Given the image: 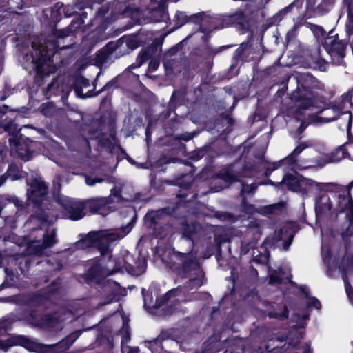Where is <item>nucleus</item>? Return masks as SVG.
I'll use <instances>...</instances> for the list:
<instances>
[{
    "instance_id": "obj_42",
    "label": "nucleus",
    "mask_w": 353,
    "mask_h": 353,
    "mask_svg": "<svg viewBox=\"0 0 353 353\" xmlns=\"http://www.w3.org/2000/svg\"><path fill=\"white\" fill-rule=\"evenodd\" d=\"M283 208V204L281 202L268 205L264 207V212L270 214H276L278 212L281 211Z\"/></svg>"
},
{
    "instance_id": "obj_60",
    "label": "nucleus",
    "mask_w": 353,
    "mask_h": 353,
    "mask_svg": "<svg viewBox=\"0 0 353 353\" xmlns=\"http://www.w3.org/2000/svg\"><path fill=\"white\" fill-rule=\"evenodd\" d=\"M307 307H314L316 309H321V304L317 298H316L314 296H312L309 299V301L307 302Z\"/></svg>"
},
{
    "instance_id": "obj_31",
    "label": "nucleus",
    "mask_w": 353,
    "mask_h": 353,
    "mask_svg": "<svg viewBox=\"0 0 353 353\" xmlns=\"http://www.w3.org/2000/svg\"><path fill=\"white\" fill-rule=\"evenodd\" d=\"M6 174L12 181H17L21 178L20 170L15 163H11L8 165Z\"/></svg>"
},
{
    "instance_id": "obj_53",
    "label": "nucleus",
    "mask_w": 353,
    "mask_h": 353,
    "mask_svg": "<svg viewBox=\"0 0 353 353\" xmlns=\"http://www.w3.org/2000/svg\"><path fill=\"white\" fill-rule=\"evenodd\" d=\"M344 114H348V123L347 125V135L350 141L353 143V137L351 134V128L353 121V114L350 111L345 112Z\"/></svg>"
},
{
    "instance_id": "obj_62",
    "label": "nucleus",
    "mask_w": 353,
    "mask_h": 353,
    "mask_svg": "<svg viewBox=\"0 0 353 353\" xmlns=\"http://www.w3.org/2000/svg\"><path fill=\"white\" fill-rule=\"evenodd\" d=\"M188 284L190 285H192L193 288H198L203 285V281H202L201 278H200L199 276H196V277L190 279L188 281Z\"/></svg>"
},
{
    "instance_id": "obj_30",
    "label": "nucleus",
    "mask_w": 353,
    "mask_h": 353,
    "mask_svg": "<svg viewBox=\"0 0 353 353\" xmlns=\"http://www.w3.org/2000/svg\"><path fill=\"white\" fill-rule=\"evenodd\" d=\"M110 59V56L101 48L96 53L94 57L95 64L101 68L107 63Z\"/></svg>"
},
{
    "instance_id": "obj_20",
    "label": "nucleus",
    "mask_w": 353,
    "mask_h": 353,
    "mask_svg": "<svg viewBox=\"0 0 353 353\" xmlns=\"http://www.w3.org/2000/svg\"><path fill=\"white\" fill-rule=\"evenodd\" d=\"M101 236L99 232H90L84 238L77 242V245L81 249L94 248Z\"/></svg>"
},
{
    "instance_id": "obj_63",
    "label": "nucleus",
    "mask_w": 353,
    "mask_h": 353,
    "mask_svg": "<svg viewBox=\"0 0 353 353\" xmlns=\"http://www.w3.org/2000/svg\"><path fill=\"white\" fill-rule=\"evenodd\" d=\"M282 283V279L275 272L272 273L269 276V283L274 284H281Z\"/></svg>"
},
{
    "instance_id": "obj_54",
    "label": "nucleus",
    "mask_w": 353,
    "mask_h": 353,
    "mask_svg": "<svg viewBox=\"0 0 353 353\" xmlns=\"http://www.w3.org/2000/svg\"><path fill=\"white\" fill-rule=\"evenodd\" d=\"M215 344L207 341L203 345V349L200 353H216V350L214 348Z\"/></svg>"
},
{
    "instance_id": "obj_44",
    "label": "nucleus",
    "mask_w": 353,
    "mask_h": 353,
    "mask_svg": "<svg viewBox=\"0 0 353 353\" xmlns=\"http://www.w3.org/2000/svg\"><path fill=\"white\" fill-rule=\"evenodd\" d=\"M219 176L226 182H235L237 180L236 176L228 170L221 172Z\"/></svg>"
},
{
    "instance_id": "obj_10",
    "label": "nucleus",
    "mask_w": 353,
    "mask_h": 353,
    "mask_svg": "<svg viewBox=\"0 0 353 353\" xmlns=\"http://www.w3.org/2000/svg\"><path fill=\"white\" fill-rule=\"evenodd\" d=\"M61 206L63 215L72 221L80 220L85 215L83 201H74L72 199H65L61 202Z\"/></svg>"
},
{
    "instance_id": "obj_43",
    "label": "nucleus",
    "mask_w": 353,
    "mask_h": 353,
    "mask_svg": "<svg viewBox=\"0 0 353 353\" xmlns=\"http://www.w3.org/2000/svg\"><path fill=\"white\" fill-rule=\"evenodd\" d=\"M342 279L344 282V286L346 294L350 300V301L353 303V288L350 284L348 279V276H342Z\"/></svg>"
},
{
    "instance_id": "obj_11",
    "label": "nucleus",
    "mask_w": 353,
    "mask_h": 353,
    "mask_svg": "<svg viewBox=\"0 0 353 353\" xmlns=\"http://www.w3.org/2000/svg\"><path fill=\"white\" fill-rule=\"evenodd\" d=\"M83 203H85V208L91 214L105 216L110 213L108 205L114 203V200L111 196L94 197L85 199Z\"/></svg>"
},
{
    "instance_id": "obj_17",
    "label": "nucleus",
    "mask_w": 353,
    "mask_h": 353,
    "mask_svg": "<svg viewBox=\"0 0 353 353\" xmlns=\"http://www.w3.org/2000/svg\"><path fill=\"white\" fill-rule=\"evenodd\" d=\"M341 213H345V219L349 222L346 230L342 232L341 236L343 239L353 236V199H350L348 202L341 207Z\"/></svg>"
},
{
    "instance_id": "obj_8",
    "label": "nucleus",
    "mask_w": 353,
    "mask_h": 353,
    "mask_svg": "<svg viewBox=\"0 0 353 353\" xmlns=\"http://www.w3.org/2000/svg\"><path fill=\"white\" fill-rule=\"evenodd\" d=\"M270 183L279 189H283V186L285 185L290 191L303 194L307 193V187H312L314 184L319 185V183L310 179L305 178L301 174L295 175L292 173L285 174L281 182L274 183L270 181Z\"/></svg>"
},
{
    "instance_id": "obj_47",
    "label": "nucleus",
    "mask_w": 353,
    "mask_h": 353,
    "mask_svg": "<svg viewBox=\"0 0 353 353\" xmlns=\"http://www.w3.org/2000/svg\"><path fill=\"white\" fill-rule=\"evenodd\" d=\"M105 135H101L99 137H93L92 139L97 140L98 144L102 148L110 147L112 145V141L110 139Z\"/></svg>"
},
{
    "instance_id": "obj_40",
    "label": "nucleus",
    "mask_w": 353,
    "mask_h": 353,
    "mask_svg": "<svg viewBox=\"0 0 353 353\" xmlns=\"http://www.w3.org/2000/svg\"><path fill=\"white\" fill-rule=\"evenodd\" d=\"M89 80L83 76L77 77L74 82V85L77 92L81 91L83 87L86 88L89 86Z\"/></svg>"
},
{
    "instance_id": "obj_51",
    "label": "nucleus",
    "mask_w": 353,
    "mask_h": 353,
    "mask_svg": "<svg viewBox=\"0 0 353 353\" xmlns=\"http://www.w3.org/2000/svg\"><path fill=\"white\" fill-rule=\"evenodd\" d=\"M322 259L325 263H330L332 259V250L330 247H323L321 250Z\"/></svg>"
},
{
    "instance_id": "obj_1",
    "label": "nucleus",
    "mask_w": 353,
    "mask_h": 353,
    "mask_svg": "<svg viewBox=\"0 0 353 353\" xmlns=\"http://www.w3.org/2000/svg\"><path fill=\"white\" fill-rule=\"evenodd\" d=\"M61 18L59 9L52 8L48 18V26L52 29V32L46 37L44 43L39 44L37 48L34 42L32 44L36 54V57H33L32 59L36 70L34 82L39 85L43 83L46 77L50 75V71L45 66H49L52 63L54 54L61 50L71 47V44L65 43V39L71 35L73 31L72 26L74 21L72 20L67 28L57 29V25Z\"/></svg>"
},
{
    "instance_id": "obj_13",
    "label": "nucleus",
    "mask_w": 353,
    "mask_h": 353,
    "mask_svg": "<svg viewBox=\"0 0 353 353\" xmlns=\"http://www.w3.org/2000/svg\"><path fill=\"white\" fill-rule=\"evenodd\" d=\"M179 229L182 236L191 241L194 245V239L198 236L201 230V225L196 221L188 222L185 219L181 222Z\"/></svg>"
},
{
    "instance_id": "obj_35",
    "label": "nucleus",
    "mask_w": 353,
    "mask_h": 353,
    "mask_svg": "<svg viewBox=\"0 0 353 353\" xmlns=\"http://www.w3.org/2000/svg\"><path fill=\"white\" fill-rule=\"evenodd\" d=\"M119 88V77H115L110 81L107 82L99 90H98L94 96H97L103 92Z\"/></svg>"
},
{
    "instance_id": "obj_18",
    "label": "nucleus",
    "mask_w": 353,
    "mask_h": 353,
    "mask_svg": "<svg viewBox=\"0 0 353 353\" xmlns=\"http://www.w3.org/2000/svg\"><path fill=\"white\" fill-rule=\"evenodd\" d=\"M107 118L101 115L99 118L94 119L90 124L88 134L90 138L99 137L101 135H105L104 130L106 128Z\"/></svg>"
},
{
    "instance_id": "obj_49",
    "label": "nucleus",
    "mask_w": 353,
    "mask_h": 353,
    "mask_svg": "<svg viewBox=\"0 0 353 353\" xmlns=\"http://www.w3.org/2000/svg\"><path fill=\"white\" fill-rule=\"evenodd\" d=\"M347 8V21L353 23V0H343Z\"/></svg>"
},
{
    "instance_id": "obj_24",
    "label": "nucleus",
    "mask_w": 353,
    "mask_h": 353,
    "mask_svg": "<svg viewBox=\"0 0 353 353\" xmlns=\"http://www.w3.org/2000/svg\"><path fill=\"white\" fill-rule=\"evenodd\" d=\"M43 314L37 313L36 309H31L26 315V319L29 324L35 327H41Z\"/></svg>"
},
{
    "instance_id": "obj_34",
    "label": "nucleus",
    "mask_w": 353,
    "mask_h": 353,
    "mask_svg": "<svg viewBox=\"0 0 353 353\" xmlns=\"http://www.w3.org/2000/svg\"><path fill=\"white\" fill-rule=\"evenodd\" d=\"M125 45L128 48L127 53H130L141 46V41L135 36H130L125 40Z\"/></svg>"
},
{
    "instance_id": "obj_2",
    "label": "nucleus",
    "mask_w": 353,
    "mask_h": 353,
    "mask_svg": "<svg viewBox=\"0 0 353 353\" xmlns=\"http://www.w3.org/2000/svg\"><path fill=\"white\" fill-rule=\"evenodd\" d=\"M10 319L0 320V350L6 352L14 346H21L31 352L37 353H63L68 350L83 333V330H75L57 343L46 345L21 334H10L12 329Z\"/></svg>"
},
{
    "instance_id": "obj_14",
    "label": "nucleus",
    "mask_w": 353,
    "mask_h": 353,
    "mask_svg": "<svg viewBox=\"0 0 353 353\" xmlns=\"http://www.w3.org/2000/svg\"><path fill=\"white\" fill-rule=\"evenodd\" d=\"M228 21L233 25L239 26L242 33H245L251 30V19L241 10L230 14Z\"/></svg>"
},
{
    "instance_id": "obj_33",
    "label": "nucleus",
    "mask_w": 353,
    "mask_h": 353,
    "mask_svg": "<svg viewBox=\"0 0 353 353\" xmlns=\"http://www.w3.org/2000/svg\"><path fill=\"white\" fill-rule=\"evenodd\" d=\"M176 183L180 188L184 190H188L192 187L193 180L191 176L184 174L176 179Z\"/></svg>"
},
{
    "instance_id": "obj_59",
    "label": "nucleus",
    "mask_w": 353,
    "mask_h": 353,
    "mask_svg": "<svg viewBox=\"0 0 353 353\" xmlns=\"http://www.w3.org/2000/svg\"><path fill=\"white\" fill-rule=\"evenodd\" d=\"M104 181L103 179L99 177H92L87 176L85 177V183L88 186H93L97 183H101Z\"/></svg>"
},
{
    "instance_id": "obj_48",
    "label": "nucleus",
    "mask_w": 353,
    "mask_h": 353,
    "mask_svg": "<svg viewBox=\"0 0 353 353\" xmlns=\"http://www.w3.org/2000/svg\"><path fill=\"white\" fill-rule=\"evenodd\" d=\"M205 12H198L192 15L188 16L189 22H192L194 24H200L201 21L204 20Z\"/></svg>"
},
{
    "instance_id": "obj_26",
    "label": "nucleus",
    "mask_w": 353,
    "mask_h": 353,
    "mask_svg": "<svg viewBox=\"0 0 353 353\" xmlns=\"http://www.w3.org/2000/svg\"><path fill=\"white\" fill-rule=\"evenodd\" d=\"M307 27H310L313 34L319 41L321 46H322V41L327 36V32L319 25L307 23Z\"/></svg>"
},
{
    "instance_id": "obj_22",
    "label": "nucleus",
    "mask_w": 353,
    "mask_h": 353,
    "mask_svg": "<svg viewBox=\"0 0 353 353\" xmlns=\"http://www.w3.org/2000/svg\"><path fill=\"white\" fill-rule=\"evenodd\" d=\"M235 121L231 117L230 112H224L219 114L218 118L216 119L215 125L218 126L219 125H221L222 126H226L225 130L230 131Z\"/></svg>"
},
{
    "instance_id": "obj_4",
    "label": "nucleus",
    "mask_w": 353,
    "mask_h": 353,
    "mask_svg": "<svg viewBox=\"0 0 353 353\" xmlns=\"http://www.w3.org/2000/svg\"><path fill=\"white\" fill-rule=\"evenodd\" d=\"M48 196V186L46 183L37 178L34 179L27 190V205H32L37 210V218L41 221H46V214L43 203L46 201Z\"/></svg>"
},
{
    "instance_id": "obj_32",
    "label": "nucleus",
    "mask_w": 353,
    "mask_h": 353,
    "mask_svg": "<svg viewBox=\"0 0 353 353\" xmlns=\"http://www.w3.org/2000/svg\"><path fill=\"white\" fill-rule=\"evenodd\" d=\"M211 148L210 145H205L203 148L195 150L190 157L193 161H199L208 154Z\"/></svg>"
},
{
    "instance_id": "obj_37",
    "label": "nucleus",
    "mask_w": 353,
    "mask_h": 353,
    "mask_svg": "<svg viewBox=\"0 0 353 353\" xmlns=\"http://www.w3.org/2000/svg\"><path fill=\"white\" fill-rule=\"evenodd\" d=\"M141 294L143 298V306L148 309H152L153 296L152 293L149 290L143 288Z\"/></svg>"
},
{
    "instance_id": "obj_39",
    "label": "nucleus",
    "mask_w": 353,
    "mask_h": 353,
    "mask_svg": "<svg viewBox=\"0 0 353 353\" xmlns=\"http://www.w3.org/2000/svg\"><path fill=\"white\" fill-rule=\"evenodd\" d=\"M332 204L330 203H320L318 205L315 206V213L316 217L319 218V216H323L324 214L327 213L330 210H331Z\"/></svg>"
},
{
    "instance_id": "obj_28",
    "label": "nucleus",
    "mask_w": 353,
    "mask_h": 353,
    "mask_svg": "<svg viewBox=\"0 0 353 353\" xmlns=\"http://www.w3.org/2000/svg\"><path fill=\"white\" fill-rule=\"evenodd\" d=\"M57 243L56 240V232L53 230L50 233L47 231L43 236L42 248L43 249L51 248Z\"/></svg>"
},
{
    "instance_id": "obj_7",
    "label": "nucleus",
    "mask_w": 353,
    "mask_h": 353,
    "mask_svg": "<svg viewBox=\"0 0 353 353\" xmlns=\"http://www.w3.org/2000/svg\"><path fill=\"white\" fill-rule=\"evenodd\" d=\"M166 211L167 209L165 208L150 210L146 213L143 218L145 228L152 229L154 235L159 239H164L167 235Z\"/></svg>"
},
{
    "instance_id": "obj_15",
    "label": "nucleus",
    "mask_w": 353,
    "mask_h": 353,
    "mask_svg": "<svg viewBox=\"0 0 353 353\" xmlns=\"http://www.w3.org/2000/svg\"><path fill=\"white\" fill-rule=\"evenodd\" d=\"M103 267L101 260L94 259L90 267L82 277L88 282H99L103 278Z\"/></svg>"
},
{
    "instance_id": "obj_64",
    "label": "nucleus",
    "mask_w": 353,
    "mask_h": 353,
    "mask_svg": "<svg viewBox=\"0 0 353 353\" xmlns=\"http://www.w3.org/2000/svg\"><path fill=\"white\" fill-rule=\"evenodd\" d=\"M214 216L221 221H225L230 219V218L232 216V214L229 212L217 211L216 212Z\"/></svg>"
},
{
    "instance_id": "obj_29",
    "label": "nucleus",
    "mask_w": 353,
    "mask_h": 353,
    "mask_svg": "<svg viewBox=\"0 0 353 353\" xmlns=\"http://www.w3.org/2000/svg\"><path fill=\"white\" fill-rule=\"evenodd\" d=\"M351 159L350 154L343 145H340L337 150L331 154L330 159L332 161H339L343 159Z\"/></svg>"
},
{
    "instance_id": "obj_41",
    "label": "nucleus",
    "mask_w": 353,
    "mask_h": 353,
    "mask_svg": "<svg viewBox=\"0 0 353 353\" xmlns=\"http://www.w3.org/2000/svg\"><path fill=\"white\" fill-rule=\"evenodd\" d=\"M242 211L247 214H254L256 212V209L254 205L250 204L248 202L245 197H243L241 201Z\"/></svg>"
},
{
    "instance_id": "obj_9",
    "label": "nucleus",
    "mask_w": 353,
    "mask_h": 353,
    "mask_svg": "<svg viewBox=\"0 0 353 353\" xmlns=\"http://www.w3.org/2000/svg\"><path fill=\"white\" fill-rule=\"evenodd\" d=\"M32 141L24 137L23 134H19L17 138H9V144L14 151L15 155L24 161H28L32 158Z\"/></svg>"
},
{
    "instance_id": "obj_50",
    "label": "nucleus",
    "mask_w": 353,
    "mask_h": 353,
    "mask_svg": "<svg viewBox=\"0 0 353 353\" xmlns=\"http://www.w3.org/2000/svg\"><path fill=\"white\" fill-rule=\"evenodd\" d=\"M119 47V41L117 43L112 42L108 43L102 49L111 56L114 51Z\"/></svg>"
},
{
    "instance_id": "obj_21",
    "label": "nucleus",
    "mask_w": 353,
    "mask_h": 353,
    "mask_svg": "<svg viewBox=\"0 0 353 353\" xmlns=\"http://www.w3.org/2000/svg\"><path fill=\"white\" fill-rule=\"evenodd\" d=\"M61 315L57 312L43 314L41 329L54 328L61 322Z\"/></svg>"
},
{
    "instance_id": "obj_12",
    "label": "nucleus",
    "mask_w": 353,
    "mask_h": 353,
    "mask_svg": "<svg viewBox=\"0 0 353 353\" xmlns=\"http://www.w3.org/2000/svg\"><path fill=\"white\" fill-rule=\"evenodd\" d=\"M9 110V106L6 104L0 106V129L8 132L12 137L11 138H17L19 134H21L20 129L14 119L6 115Z\"/></svg>"
},
{
    "instance_id": "obj_25",
    "label": "nucleus",
    "mask_w": 353,
    "mask_h": 353,
    "mask_svg": "<svg viewBox=\"0 0 353 353\" xmlns=\"http://www.w3.org/2000/svg\"><path fill=\"white\" fill-rule=\"evenodd\" d=\"M61 287V280L57 279L52 281L43 290V293L47 296L48 301L50 300L51 297L56 294Z\"/></svg>"
},
{
    "instance_id": "obj_27",
    "label": "nucleus",
    "mask_w": 353,
    "mask_h": 353,
    "mask_svg": "<svg viewBox=\"0 0 353 353\" xmlns=\"http://www.w3.org/2000/svg\"><path fill=\"white\" fill-rule=\"evenodd\" d=\"M176 296V290L172 289L168 290L164 295L156 298L155 303L152 305V309L156 310L168 302L170 299Z\"/></svg>"
},
{
    "instance_id": "obj_58",
    "label": "nucleus",
    "mask_w": 353,
    "mask_h": 353,
    "mask_svg": "<svg viewBox=\"0 0 353 353\" xmlns=\"http://www.w3.org/2000/svg\"><path fill=\"white\" fill-rule=\"evenodd\" d=\"M170 332L168 330H163L161 332L159 336L152 341L151 343H154L157 344L159 342L160 343L161 341L166 340L170 338Z\"/></svg>"
},
{
    "instance_id": "obj_16",
    "label": "nucleus",
    "mask_w": 353,
    "mask_h": 353,
    "mask_svg": "<svg viewBox=\"0 0 353 353\" xmlns=\"http://www.w3.org/2000/svg\"><path fill=\"white\" fill-rule=\"evenodd\" d=\"M49 301L43 292H34L26 295L23 297V304L29 307H39L45 306Z\"/></svg>"
},
{
    "instance_id": "obj_36",
    "label": "nucleus",
    "mask_w": 353,
    "mask_h": 353,
    "mask_svg": "<svg viewBox=\"0 0 353 353\" xmlns=\"http://www.w3.org/2000/svg\"><path fill=\"white\" fill-rule=\"evenodd\" d=\"M174 21L178 27H181L187 23H189L188 16L185 12L182 11H177L176 12Z\"/></svg>"
},
{
    "instance_id": "obj_6",
    "label": "nucleus",
    "mask_w": 353,
    "mask_h": 353,
    "mask_svg": "<svg viewBox=\"0 0 353 353\" xmlns=\"http://www.w3.org/2000/svg\"><path fill=\"white\" fill-rule=\"evenodd\" d=\"M347 41L339 39V34L335 33L334 29L327 32V36L322 41L321 47L330 55L331 63L341 65L344 63L346 55Z\"/></svg>"
},
{
    "instance_id": "obj_3",
    "label": "nucleus",
    "mask_w": 353,
    "mask_h": 353,
    "mask_svg": "<svg viewBox=\"0 0 353 353\" xmlns=\"http://www.w3.org/2000/svg\"><path fill=\"white\" fill-rule=\"evenodd\" d=\"M296 88L293 90L290 99L292 102L299 103L294 110L295 115L303 114V111L314 105L317 98L316 90L321 88V82L310 73H304L296 78Z\"/></svg>"
},
{
    "instance_id": "obj_5",
    "label": "nucleus",
    "mask_w": 353,
    "mask_h": 353,
    "mask_svg": "<svg viewBox=\"0 0 353 353\" xmlns=\"http://www.w3.org/2000/svg\"><path fill=\"white\" fill-rule=\"evenodd\" d=\"M174 255L178 261L172 264L171 269L178 276L188 278L201 270L196 252L194 253L192 250L188 252L176 251Z\"/></svg>"
},
{
    "instance_id": "obj_46",
    "label": "nucleus",
    "mask_w": 353,
    "mask_h": 353,
    "mask_svg": "<svg viewBox=\"0 0 353 353\" xmlns=\"http://www.w3.org/2000/svg\"><path fill=\"white\" fill-rule=\"evenodd\" d=\"M353 188V185H351V183H350L348 184V185L347 186V195H339V205L340 207H343L344 206L345 204H346L348 201L350 200V199H352V196L351 195V193H350V190L351 189Z\"/></svg>"
},
{
    "instance_id": "obj_56",
    "label": "nucleus",
    "mask_w": 353,
    "mask_h": 353,
    "mask_svg": "<svg viewBox=\"0 0 353 353\" xmlns=\"http://www.w3.org/2000/svg\"><path fill=\"white\" fill-rule=\"evenodd\" d=\"M278 163H280V166L283 163L288 164L289 165H293L296 163V157L294 156V154L291 153Z\"/></svg>"
},
{
    "instance_id": "obj_23",
    "label": "nucleus",
    "mask_w": 353,
    "mask_h": 353,
    "mask_svg": "<svg viewBox=\"0 0 353 353\" xmlns=\"http://www.w3.org/2000/svg\"><path fill=\"white\" fill-rule=\"evenodd\" d=\"M339 269L342 276H348V274L353 272V255L343 257L339 265Z\"/></svg>"
},
{
    "instance_id": "obj_55",
    "label": "nucleus",
    "mask_w": 353,
    "mask_h": 353,
    "mask_svg": "<svg viewBox=\"0 0 353 353\" xmlns=\"http://www.w3.org/2000/svg\"><path fill=\"white\" fill-rule=\"evenodd\" d=\"M297 35L296 28L294 26L291 30H290L286 35H285V41L288 44L294 41Z\"/></svg>"
},
{
    "instance_id": "obj_61",
    "label": "nucleus",
    "mask_w": 353,
    "mask_h": 353,
    "mask_svg": "<svg viewBox=\"0 0 353 353\" xmlns=\"http://www.w3.org/2000/svg\"><path fill=\"white\" fill-rule=\"evenodd\" d=\"M279 167H280V163H278V162L273 163L270 166H268L265 169V171H264L265 176H266V177L270 176V174H272V172L274 170L278 169Z\"/></svg>"
},
{
    "instance_id": "obj_57",
    "label": "nucleus",
    "mask_w": 353,
    "mask_h": 353,
    "mask_svg": "<svg viewBox=\"0 0 353 353\" xmlns=\"http://www.w3.org/2000/svg\"><path fill=\"white\" fill-rule=\"evenodd\" d=\"M316 67L321 71H325L328 65V62L321 57H319L315 61Z\"/></svg>"
},
{
    "instance_id": "obj_19",
    "label": "nucleus",
    "mask_w": 353,
    "mask_h": 353,
    "mask_svg": "<svg viewBox=\"0 0 353 353\" xmlns=\"http://www.w3.org/2000/svg\"><path fill=\"white\" fill-rule=\"evenodd\" d=\"M268 316L277 320L287 319L289 316V310L287 305L283 303H273L268 312Z\"/></svg>"
},
{
    "instance_id": "obj_52",
    "label": "nucleus",
    "mask_w": 353,
    "mask_h": 353,
    "mask_svg": "<svg viewBox=\"0 0 353 353\" xmlns=\"http://www.w3.org/2000/svg\"><path fill=\"white\" fill-rule=\"evenodd\" d=\"M244 44L241 43V46L236 48L233 54L232 60H235L239 62V60L242 58L244 54V51L245 50L246 45L243 46Z\"/></svg>"
},
{
    "instance_id": "obj_45",
    "label": "nucleus",
    "mask_w": 353,
    "mask_h": 353,
    "mask_svg": "<svg viewBox=\"0 0 353 353\" xmlns=\"http://www.w3.org/2000/svg\"><path fill=\"white\" fill-rule=\"evenodd\" d=\"M158 12L159 14V18L155 19L156 21H161L164 19V18L166 17V8L165 6V3L163 1H160L158 9L157 10H154L153 15L155 14V13Z\"/></svg>"
},
{
    "instance_id": "obj_38",
    "label": "nucleus",
    "mask_w": 353,
    "mask_h": 353,
    "mask_svg": "<svg viewBox=\"0 0 353 353\" xmlns=\"http://www.w3.org/2000/svg\"><path fill=\"white\" fill-rule=\"evenodd\" d=\"M94 248H97L100 252V256H103L110 252V243L103 241L101 236Z\"/></svg>"
}]
</instances>
